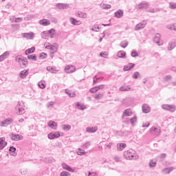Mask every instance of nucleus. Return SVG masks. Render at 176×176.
<instances>
[{
    "instance_id": "nucleus-1",
    "label": "nucleus",
    "mask_w": 176,
    "mask_h": 176,
    "mask_svg": "<svg viewBox=\"0 0 176 176\" xmlns=\"http://www.w3.org/2000/svg\"><path fill=\"white\" fill-rule=\"evenodd\" d=\"M135 151L131 148L124 152V156L126 160H134L138 159V155H135Z\"/></svg>"
},
{
    "instance_id": "nucleus-2",
    "label": "nucleus",
    "mask_w": 176,
    "mask_h": 176,
    "mask_svg": "<svg viewBox=\"0 0 176 176\" xmlns=\"http://www.w3.org/2000/svg\"><path fill=\"white\" fill-rule=\"evenodd\" d=\"M15 109L18 115H23V113H25L24 102L22 101H19L17 105L15 107Z\"/></svg>"
},
{
    "instance_id": "nucleus-3",
    "label": "nucleus",
    "mask_w": 176,
    "mask_h": 176,
    "mask_svg": "<svg viewBox=\"0 0 176 176\" xmlns=\"http://www.w3.org/2000/svg\"><path fill=\"white\" fill-rule=\"evenodd\" d=\"M162 109L165 111H170V112H175L176 107L174 104H163Z\"/></svg>"
},
{
    "instance_id": "nucleus-4",
    "label": "nucleus",
    "mask_w": 176,
    "mask_h": 176,
    "mask_svg": "<svg viewBox=\"0 0 176 176\" xmlns=\"http://www.w3.org/2000/svg\"><path fill=\"white\" fill-rule=\"evenodd\" d=\"M46 49H49L50 52L57 53V50H58V45H57V43H54L51 45H47Z\"/></svg>"
},
{
    "instance_id": "nucleus-5",
    "label": "nucleus",
    "mask_w": 176,
    "mask_h": 176,
    "mask_svg": "<svg viewBox=\"0 0 176 176\" xmlns=\"http://www.w3.org/2000/svg\"><path fill=\"white\" fill-rule=\"evenodd\" d=\"M149 7V3L143 2L136 6V9H147Z\"/></svg>"
},
{
    "instance_id": "nucleus-6",
    "label": "nucleus",
    "mask_w": 176,
    "mask_h": 176,
    "mask_svg": "<svg viewBox=\"0 0 176 176\" xmlns=\"http://www.w3.org/2000/svg\"><path fill=\"white\" fill-rule=\"evenodd\" d=\"M10 137L11 140H12V141H20V140H23V136L19 134L16 135V134L12 133L10 135Z\"/></svg>"
},
{
    "instance_id": "nucleus-7",
    "label": "nucleus",
    "mask_w": 176,
    "mask_h": 176,
    "mask_svg": "<svg viewBox=\"0 0 176 176\" xmlns=\"http://www.w3.org/2000/svg\"><path fill=\"white\" fill-rule=\"evenodd\" d=\"M153 41L158 44V46H162V45H163V43H160V34L159 33L156 34L153 37Z\"/></svg>"
},
{
    "instance_id": "nucleus-8",
    "label": "nucleus",
    "mask_w": 176,
    "mask_h": 176,
    "mask_svg": "<svg viewBox=\"0 0 176 176\" xmlns=\"http://www.w3.org/2000/svg\"><path fill=\"white\" fill-rule=\"evenodd\" d=\"M76 67L74 65L67 66L65 69V71L67 74H72V72H75Z\"/></svg>"
},
{
    "instance_id": "nucleus-9",
    "label": "nucleus",
    "mask_w": 176,
    "mask_h": 176,
    "mask_svg": "<svg viewBox=\"0 0 176 176\" xmlns=\"http://www.w3.org/2000/svg\"><path fill=\"white\" fill-rule=\"evenodd\" d=\"M58 137H60V132L58 131H56L54 133H50L48 134V138L50 140H54V138H58Z\"/></svg>"
},
{
    "instance_id": "nucleus-10",
    "label": "nucleus",
    "mask_w": 176,
    "mask_h": 176,
    "mask_svg": "<svg viewBox=\"0 0 176 176\" xmlns=\"http://www.w3.org/2000/svg\"><path fill=\"white\" fill-rule=\"evenodd\" d=\"M47 125L50 129H52L53 130H57V122L50 120L48 122Z\"/></svg>"
},
{
    "instance_id": "nucleus-11",
    "label": "nucleus",
    "mask_w": 176,
    "mask_h": 176,
    "mask_svg": "<svg viewBox=\"0 0 176 176\" xmlns=\"http://www.w3.org/2000/svg\"><path fill=\"white\" fill-rule=\"evenodd\" d=\"M12 122H13V119L12 118L6 119L3 122H1V126L6 127V126H9Z\"/></svg>"
},
{
    "instance_id": "nucleus-12",
    "label": "nucleus",
    "mask_w": 176,
    "mask_h": 176,
    "mask_svg": "<svg viewBox=\"0 0 176 176\" xmlns=\"http://www.w3.org/2000/svg\"><path fill=\"white\" fill-rule=\"evenodd\" d=\"M143 113H149L151 112V107L146 104H144L142 107Z\"/></svg>"
},
{
    "instance_id": "nucleus-13",
    "label": "nucleus",
    "mask_w": 176,
    "mask_h": 176,
    "mask_svg": "<svg viewBox=\"0 0 176 176\" xmlns=\"http://www.w3.org/2000/svg\"><path fill=\"white\" fill-rule=\"evenodd\" d=\"M56 7L60 10H63L64 9H68V8H69V5L65 3H58L56 4Z\"/></svg>"
},
{
    "instance_id": "nucleus-14",
    "label": "nucleus",
    "mask_w": 176,
    "mask_h": 176,
    "mask_svg": "<svg viewBox=\"0 0 176 176\" xmlns=\"http://www.w3.org/2000/svg\"><path fill=\"white\" fill-rule=\"evenodd\" d=\"M62 167L64 170H67V171H69L70 173H74L75 170H74L71 166L67 165L65 163L62 164Z\"/></svg>"
},
{
    "instance_id": "nucleus-15",
    "label": "nucleus",
    "mask_w": 176,
    "mask_h": 176,
    "mask_svg": "<svg viewBox=\"0 0 176 176\" xmlns=\"http://www.w3.org/2000/svg\"><path fill=\"white\" fill-rule=\"evenodd\" d=\"M23 38H26V39H34V32L23 33Z\"/></svg>"
},
{
    "instance_id": "nucleus-16",
    "label": "nucleus",
    "mask_w": 176,
    "mask_h": 176,
    "mask_svg": "<svg viewBox=\"0 0 176 176\" xmlns=\"http://www.w3.org/2000/svg\"><path fill=\"white\" fill-rule=\"evenodd\" d=\"M150 133H153L155 134V135H159L160 134V129L153 126L150 129Z\"/></svg>"
},
{
    "instance_id": "nucleus-17",
    "label": "nucleus",
    "mask_w": 176,
    "mask_h": 176,
    "mask_svg": "<svg viewBox=\"0 0 176 176\" xmlns=\"http://www.w3.org/2000/svg\"><path fill=\"white\" fill-rule=\"evenodd\" d=\"M8 145V142H5V138H0V150L3 149Z\"/></svg>"
},
{
    "instance_id": "nucleus-18",
    "label": "nucleus",
    "mask_w": 176,
    "mask_h": 176,
    "mask_svg": "<svg viewBox=\"0 0 176 176\" xmlns=\"http://www.w3.org/2000/svg\"><path fill=\"white\" fill-rule=\"evenodd\" d=\"M39 24L41 25H44V27H46V25H50V21L47 19H41L39 21Z\"/></svg>"
},
{
    "instance_id": "nucleus-19",
    "label": "nucleus",
    "mask_w": 176,
    "mask_h": 176,
    "mask_svg": "<svg viewBox=\"0 0 176 176\" xmlns=\"http://www.w3.org/2000/svg\"><path fill=\"white\" fill-rule=\"evenodd\" d=\"M10 52H4L2 55L0 56V63L3 61V60L6 59L7 57H9L10 55Z\"/></svg>"
},
{
    "instance_id": "nucleus-20",
    "label": "nucleus",
    "mask_w": 176,
    "mask_h": 176,
    "mask_svg": "<svg viewBox=\"0 0 176 176\" xmlns=\"http://www.w3.org/2000/svg\"><path fill=\"white\" fill-rule=\"evenodd\" d=\"M115 17L117 19H120V17H123V11L122 10H118L114 13Z\"/></svg>"
},
{
    "instance_id": "nucleus-21",
    "label": "nucleus",
    "mask_w": 176,
    "mask_h": 176,
    "mask_svg": "<svg viewBox=\"0 0 176 176\" xmlns=\"http://www.w3.org/2000/svg\"><path fill=\"white\" fill-rule=\"evenodd\" d=\"M142 28H145V24L142 23H138L135 25V31H140V30H142Z\"/></svg>"
},
{
    "instance_id": "nucleus-22",
    "label": "nucleus",
    "mask_w": 176,
    "mask_h": 176,
    "mask_svg": "<svg viewBox=\"0 0 176 176\" xmlns=\"http://www.w3.org/2000/svg\"><path fill=\"white\" fill-rule=\"evenodd\" d=\"M76 16L81 19H86V17H87V14L86 13L82 12L80 11H78L77 13H76Z\"/></svg>"
},
{
    "instance_id": "nucleus-23",
    "label": "nucleus",
    "mask_w": 176,
    "mask_h": 176,
    "mask_svg": "<svg viewBox=\"0 0 176 176\" xmlns=\"http://www.w3.org/2000/svg\"><path fill=\"white\" fill-rule=\"evenodd\" d=\"M173 170H174V167L173 166L165 168L162 170V173L163 174H170V173L173 171Z\"/></svg>"
},
{
    "instance_id": "nucleus-24",
    "label": "nucleus",
    "mask_w": 176,
    "mask_h": 176,
    "mask_svg": "<svg viewBox=\"0 0 176 176\" xmlns=\"http://www.w3.org/2000/svg\"><path fill=\"white\" fill-rule=\"evenodd\" d=\"M131 115H133V111H131V110L130 109H127L126 110H124V111L123 112L122 116H131Z\"/></svg>"
},
{
    "instance_id": "nucleus-25",
    "label": "nucleus",
    "mask_w": 176,
    "mask_h": 176,
    "mask_svg": "<svg viewBox=\"0 0 176 176\" xmlns=\"http://www.w3.org/2000/svg\"><path fill=\"white\" fill-rule=\"evenodd\" d=\"M27 75H28V71L23 70L20 72L19 78H21V79H24V78L27 77Z\"/></svg>"
},
{
    "instance_id": "nucleus-26",
    "label": "nucleus",
    "mask_w": 176,
    "mask_h": 176,
    "mask_svg": "<svg viewBox=\"0 0 176 176\" xmlns=\"http://www.w3.org/2000/svg\"><path fill=\"white\" fill-rule=\"evenodd\" d=\"M47 71H49V72H51L52 74H57V69H56V67H47Z\"/></svg>"
},
{
    "instance_id": "nucleus-27",
    "label": "nucleus",
    "mask_w": 176,
    "mask_h": 176,
    "mask_svg": "<svg viewBox=\"0 0 176 176\" xmlns=\"http://www.w3.org/2000/svg\"><path fill=\"white\" fill-rule=\"evenodd\" d=\"M117 56L120 58H126V52L123 51H119L117 54Z\"/></svg>"
},
{
    "instance_id": "nucleus-28",
    "label": "nucleus",
    "mask_w": 176,
    "mask_h": 176,
    "mask_svg": "<svg viewBox=\"0 0 176 176\" xmlns=\"http://www.w3.org/2000/svg\"><path fill=\"white\" fill-rule=\"evenodd\" d=\"M34 52H35V47H32L31 48L26 50L25 54L26 56H28V54H31V53H34Z\"/></svg>"
},
{
    "instance_id": "nucleus-29",
    "label": "nucleus",
    "mask_w": 176,
    "mask_h": 176,
    "mask_svg": "<svg viewBox=\"0 0 176 176\" xmlns=\"http://www.w3.org/2000/svg\"><path fill=\"white\" fill-rule=\"evenodd\" d=\"M130 90H131V87L127 86H122L121 87H120V91H130Z\"/></svg>"
},
{
    "instance_id": "nucleus-30",
    "label": "nucleus",
    "mask_w": 176,
    "mask_h": 176,
    "mask_svg": "<svg viewBox=\"0 0 176 176\" xmlns=\"http://www.w3.org/2000/svg\"><path fill=\"white\" fill-rule=\"evenodd\" d=\"M87 133H96V131H97V127H87Z\"/></svg>"
},
{
    "instance_id": "nucleus-31",
    "label": "nucleus",
    "mask_w": 176,
    "mask_h": 176,
    "mask_svg": "<svg viewBox=\"0 0 176 176\" xmlns=\"http://www.w3.org/2000/svg\"><path fill=\"white\" fill-rule=\"evenodd\" d=\"M126 148V143H120L118 146V151H123Z\"/></svg>"
},
{
    "instance_id": "nucleus-32",
    "label": "nucleus",
    "mask_w": 176,
    "mask_h": 176,
    "mask_svg": "<svg viewBox=\"0 0 176 176\" xmlns=\"http://www.w3.org/2000/svg\"><path fill=\"white\" fill-rule=\"evenodd\" d=\"M120 46L121 47H122L123 49H126V47H127V46H129V42L124 41L121 42V43L120 44Z\"/></svg>"
},
{
    "instance_id": "nucleus-33",
    "label": "nucleus",
    "mask_w": 176,
    "mask_h": 176,
    "mask_svg": "<svg viewBox=\"0 0 176 176\" xmlns=\"http://www.w3.org/2000/svg\"><path fill=\"white\" fill-rule=\"evenodd\" d=\"M15 60L17 63H23V61H24V57L21 56H17L15 58Z\"/></svg>"
},
{
    "instance_id": "nucleus-34",
    "label": "nucleus",
    "mask_w": 176,
    "mask_h": 176,
    "mask_svg": "<svg viewBox=\"0 0 176 176\" xmlns=\"http://www.w3.org/2000/svg\"><path fill=\"white\" fill-rule=\"evenodd\" d=\"M77 155H79L80 156H83V155H86V152H85V150L78 148L76 151Z\"/></svg>"
},
{
    "instance_id": "nucleus-35",
    "label": "nucleus",
    "mask_w": 176,
    "mask_h": 176,
    "mask_svg": "<svg viewBox=\"0 0 176 176\" xmlns=\"http://www.w3.org/2000/svg\"><path fill=\"white\" fill-rule=\"evenodd\" d=\"M62 128H63V130H65V131H69V130H71V125H69V124H67V125L63 124V125H62Z\"/></svg>"
},
{
    "instance_id": "nucleus-36",
    "label": "nucleus",
    "mask_w": 176,
    "mask_h": 176,
    "mask_svg": "<svg viewBox=\"0 0 176 176\" xmlns=\"http://www.w3.org/2000/svg\"><path fill=\"white\" fill-rule=\"evenodd\" d=\"M174 47H175V43L170 42L169 45L168 46V50H173V49H174Z\"/></svg>"
},
{
    "instance_id": "nucleus-37",
    "label": "nucleus",
    "mask_w": 176,
    "mask_h": 176,
    "mask_svg": "<svg viewBox=\"0 0 176 176\" xmlns=\"http://www.w3.org/2000/svg\"><path fill=\"white\" fill-rule=\"evenodd\" d=\"M130 122L132 126H135V123H137V117L134 116L133 118H131Z\"/></svg>"
},
{
    "instance_id": "nucleus-38",
    "label": "nucleus",
    "mask_w": 176,
    "mask_h": 176,
    "mask_svg": "<svg viewBox=\"0 0 176 176\" xmlns=\"http://www.w3.org/2000/svg\"><path fill=\"white\" fill-rule=\"evenodd\" d=\"M12 30L14 31H18V30H20V25L14 23L12 25Z\"/></svg>"
},
{
    "instance_id": "nucleus-39",
    "label": "nucleus",
    "mask_w": 176,
    "mask_h": 176,
    "mask_svg": "<svg viewBox=\"0 0 176 176\" xmlns=\"http://www.w3.org/2000/svg\"><path fill=\"white\" fill-rule=\"evenodd\" d=\"M77 107H78V108L79 109H80L81 111H85V109H86V106L83 105V104H80V103L77 102L76 104Z\"/></svg>"
},
{
    "instance_id": "nucleus-40",
    "label": "nucleus",
    "mask_w": 176,
    "mask_h": 176,
    "mask_svg": "<svg viewBox=\"0 0 176 176\" xmlns=\"http://www.w3.org/2000/svg\"><path fill=\"white\" fill-rule=\"evenodd\" d=\"M104 97V94H96L94 96V98L96 100H101Z\"/></svg>"
},
{
    "instance_id": "nucleus-41",
    "label": "nucleus",
    "mask_w": 176,
    "mask_h": 176,
    "mask_svg": "<svg viewBox=\"0 0 176 176\" xmlns=\"http://www.w3.org/2000/svg\"><path fill=\"white\" fill-rule=\"evenodd\" d=\"M28 60H33L34 61H36V55L32 54L28 56Z\"/></svg>"
},
{
    "instance_id": "nucleus-42",
    "label": "nucleus",
    "mask_w": 176,
    "mask_h": 176,
    "mask_svg": "<svg viewBox=\"0 0 176 176\" xmlns=\"http://www.w3.org/2000/svg\"><path fill=\"white\" fill-rule=\"evenodd\" d=\"M156 162H154L153 160H151L150 162H149V166L150 167H156Z\"/></svg>"
},
{
    "instance_id": "nucleus-43",
    "label": "nucleus",
    "mask_w": 176,
    "mask_h": 176,
    "mask_svg": "<svg viewBox=\"0 0 176 176\" xmlns=\"http://www.w3.org/2000/svg\"><path fill=\"white\" fill-rule=\"evenodd\" d=\"M89 91L92 94H94V93H97V91H98V89L97 87H94L91 88V89H90Z\"/></svg>"
},
{
    "instance_id": "nucleus-44",
    "label": "nucleus",
    "mask_w": 176,
    "mask_h": 176,
    "mask_svg": "<svg viewBox=\"0 0 176 176\" xmlns=\"http://www.w3.org/2000/svg\"><path fill=\"white\" fill-rule=\"evenodd\" d=\"M47 35H48V33L46 31H43L42 33H41V36L43 39H46V38H47Z\"/></svg>"
},
{
    "instance_id": "nucleus-45",
    "label": "nucleus",
    "mask_w": 176,
    "mask_h": 176,
    "mask_svg": "<svg viewBox=\"0 0 176 176\" xmlns=\"http://www.w3.org/2000/svg\"><path fill=\"white\" fill-rule=\"evenodd\" d=\"M70 21L73 24V25H76V23H79V21H76L75 18H70Z\"/></svg>"
},
{
    "instance_id": "nucleus-46",
    "label": "nucleus",
    "mask_w": 176,
    "mask_h": 176,
    "mask_svg": "<svg viewBox=\"0 0 176 176\" xmlns=\"http://www.w3.org/2000/svg\"><path fill=\"white\" fill-rule=\"evenodd\" d=\"M38 87L40 89H45V87H46V85H45V84L43 83V82L40 81L38 82Z\"/></svg>"
},
{
    "instance_id": "nucleus-47",
    "label": "nucleus",
    "mask_w": 176,
    "mask_h": 176,
    "mask_svg": "<svg viewBox=\"0 0 176 176\" xmlns=\"http://www.w3.org/2000/svg\"><path fill=\"white\" fill-rule=\"evenodd\" d=\"M40 58H41L42 60L46 58V57H47V54L43 52L40 54L39 56Z\"/></svg>"
},
{
    "instance_id": "nucleus-48",
    "label": "nucleus",
    "mask_w": 176,
    "mask_h": 176,
    "mask_svg": "<svg viewBox=\"0 0 176 176\" xmlns=\"http://www.w3.org/2000/svg\"><path fill=\"white\" fill-rule=\"evenodd\" d=\"M172 79L173 76H171V75L166 76L164 78V80H166V82H169V80H171Z\"/></svg>"
},
{
    "instance_id": "nucleus-49",
    "label": "nucleus",
    "mask_w": 176,
    "mask_h": 176,
    "mask_svg": "<svg viewBox=\"0 0 176 176\" xmlns=\"http://www.w3.org/2000/svg\"><path fill=\"white\" fill-rule=\"evenodd\" d=\"M138 76H140V72H135L133 74L132 78H133V79H138Z\"/></svg>"
},
{
    "instance_id": "nucleus-50",
    "label": "nucleus",
    "mask_w": 176,
    "mask_h": 176,
    "mask_svg": "<svg viewBox=\"0 0 176 176\" xmlns=\"http://www.w3.org/2000/svg\"><path fill=\"white\" fill-rule=\"evenodd\" d=\"M71 174H69V173L67 172V171H63L60 173V176H70Z\"/></svg>"
},
{
    "instance_id": "nucleus-51",
    "label": "nucleus",
    "mask_w": 176,
    "mask_h": 176,
    "mask_svg": "<svg viewBox=\"0 0 176 176\" xmlns=\"http://www.w3.org/2000/svg\"><path fill=\"white\" fill-rule=\"evenodd\" d=\"M102 9H111V5L109 4H102Z\"/></svg>"
},
{
    "instance_id": "nucleus-52",
    "label": "nucleus",
    "mask_w": 176,
    "mask_h": 176,
    "mask_svg": "<svg viewBox=\"0 0 176 176\" xmlns=\"http://www.w3.org/2000/svg\"><path fill=\"white\" fill-rule=\"evenodd\" d=\"M131 56L132 57H138V52H137L135 50H133L131 54Z\"/></svg>"
},
{
    "instance_id": "nucleus-53",
    "label": "nucleus",
    "mask_w": 176,
    "mask_h": 176,
    "mask_svg": "<svg viewBox=\"0 0 176 176\" xmlns=\"http://www.w3.org/2000/svg\"><path fill=\"white\" fill-rule=\"evenodd\" d=\"M49 35H51V38H53V35H54V29H51L47 32Z\"/></svg>"
},
{
    "instance_id": "nucleus-54",
    "label": "nucleus",
    "mask_w": 176,
    "mask_h": 176,
    "mask_svg": "<svg viewBox=\"0 0 176 176\" xmlns=\"http://www.w3.org/2000/svg\"><path fill=\"white\" fill-rule=\"evenodd\" d=\"M169 8L170 9H176V3H169Z\"/></svg>"
},
{
    "instance_id": "nucleus-55",
    "label": "nucleus",
    "mask_w": 176,
    "mask_h": 176,
    "mask_svg": "<svg viewBox=\"0 0 176 176\" xmlns=\"http://www.w3.org/2000/svg\"><path fill=\"white\" fill-rule=\"evenodd\" d=\"M10 152H12V153H14L16 152V148L14 146H10L9 148Z\"/></svg>"
},
{
    "instance_id": "nucleus-56",
    "label": "nucleus",
    "mask_w": 176,
    "mask_h": 176,
    "mask_svg": "<svg viewBox=\"0 0 176 176\" xmlns=\"http://www.w3.org/2000/svg\"><path fill=\"white\" fill-rule=\"evenodd\" d=\"M91 31H95L96 32H98V30H100V27L98 26H95L94 28H92Z\"/></svg>"
},
{
    "instance_id": "nucleus-57",
    "label": "nucleus",
    "mask_w": 176,
    "mask_h": 176,
    "mask_svg": "<svg viewBox=\"0 0 176 176\" xmlns=\"http://www.w3.org/2000/svg\"><path fill=\"white\" fill-rule=\"evenodd\" d=\"M114 160L116 162H121L122 161V158H120V157L116 155L114 157Z\"/></svg>"
},
{
    "instance_id": "nucleus-58",
    "label": "nucleus",
    "mask_w": 176,
    "mask_h": 176,
    "mask_svg": "<svg viewBox=\"0 0 176 176\" xmlns=\"http://www.w3.org/2000/svg\"><path fill=\"white\" fill-rule=\"evenodd\" d=\"M104 87H105V85H100L96 86V88H98V91L102 90V89H104Z\"/></svg>"
},
{
    "instance_id": "nucleus-59",
    "label": "nucleus",
    "mask_w": 176,
    "mask_h": 176,
    "mask_svg": "<svg viewBox=\"0 0 176 176\" xmlns=\"http://www.w3.org/2000/svg\"><path fill=\"white\" fill-rule=\"evenodd\" d=\"M18 20H19V21H23V18H21V17L16 18L14 23H19V21Z\"/></svg>"
},
{
    "instance_id": "nucleus-60",
    "label": "nucleus",
    "mask_w": 176,
    "mask_h": 176,
    "mask_svg": "<svg viewBox=\"0 0 176 176\" xmlns=\"http://www.w3.org/2000/svg\"><path fill=\"white\" fill-rule=\"evenodd\" d=\"M129 65H131L129 67V71H131V69H133V68H134V67H135V65L134 63H129Z\"/></svg>"
},
{
    "instance_id": "nucleus-61",
    "label": "nucleus",
    "mask_w": 176,
    "mask_h": 176,
    "mask_svg": "<svg viewBox=\"0 0 176 176\" xmlns=\"http://www.w3.org/2000/svg\"><path fill=\"white\" fill-rule=\"evenodd\" d=\"M84 148H89V146H90V142H86L84 145H83Z\"/></svg>"
},
{
    "instance_id": "nucleus-62",
    "label": "nucleus",
    "mask_w": 176,
    "mask_h": 176,
    "mask_svg": "<svg viewBox=\"0 0 176 176\" xmlns=\"http://www.w3.org/2000/svg\"><path fill=\"white\" fill-rule=\"evenodd\" d=\"M166 156H167L166 153H162L160 155V159H166Z\"/></svg>"
},
{
    "instance_id": "nucleus-63",
    "label": "nucleus",
    "mask_w": 176,
    "mask_h": 176,
    "mask_svg": "<svg viewBox=\"0 0 176 176\" xmlns=\"http://www.w3.org/2000/svg\"><path fill=\"white\" fill-rule=\"evenodd\" d=\"M28 63L27 58H24V60L22 62L23 65H25Z\"/></svg>"
},
{
    "instance_id": "nucleus-64",
    "label": "nucleus",
    "mask_w": 176,
    "mask_h": 176,
    "mask_svg": "<svg viewBox=\"0 0 176 176\" xmlns=\"http://www.w3.org/2000/svg\"><path fill=\"white\" fill-rule=\"evenodd\" d=\"M24 20H26V21L31 20V16L27 15V16L24 18Z\"/></svg>"
}]
</instances>
